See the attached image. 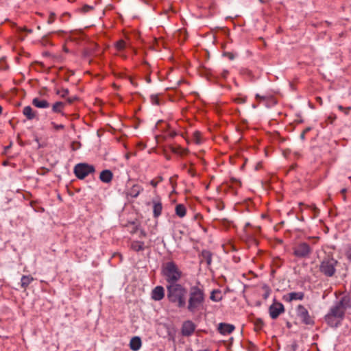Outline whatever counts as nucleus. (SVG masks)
Masks as SVG:
<instances>
[{
    "label": "nucleus",
    "instance_id": "f257e3e1",
    "mask_svg": "<svg viewBox=\"0 0 351 351\" xmlns=\"http://www.w3.org/2000/svg\"><path fill=\"white\" fill-rule=\"evenodd\" d=\"M206 294L204 286L199 282L189 287L188 299L186 300L187 310L192 313L201 310L204 306Z\"/></svg>",
    "mask_w": 351,
    "mask_h": 351
},
{
    "label": "nucleus",
    "instance_id": "f03ea898",
    "mask_svg": "<svg viewBox=\"0 0 351 351\" xmlns=\"http://www.w3.org/2000/svg\"><path fill=\"white\" fill-rule=\"evenodd\" d=\"M348 299L343 298L335 305L332 306L325 316L326 323L331 327L339 326L343 317L345 311L348 306Z\"/></svg>",
    "mask_w": 351,
    "mask_h": 351
},
{
    "label": "nucleus",
    "instance_id": "7ed1b4c3",
    "mask_svg": "<svg viewBox=\"0 0 351 351\" xmlns=\"http://www.w3.org/2000/svg\"><path fill=\"white\" fill-rule=\"evenodd\" d=\"M167 297L169 301L178 308H184L186 305V289L179 283H171L167 285Z\"/></svg>",
    "mask_w": 351,
    "mask_h": 351
},
{
    "label": "nucleus",
    "instance_id": "20e7f679",
    "mask_svg": "<svg viewBox=\"0 0 351 351\" xmlns=\"http://www.w3.org/2000/svg\"><path fill=\"white\" fill-rule=\"evenodd\" d=\"M162 274L168 285L178 283L182 277V271L173 261H169L162 266Z\"/></svg>",
    "mask_w": 351,
    "mask_h": 351
},
{
    "label": "nucleus",
    "instance_id": "39448f33",
    "mask_svg": "<svg viewBox=\"0 0 351 351\" xmlns=\"http://www.w3.org/2000/svg\"><path fill=\"white\" fill-rule=\"evenodd\" d=\"M338 261L332 256H325L320 263L319 271L326 277H332L336 272V267Z\"/></svg>",
    "mask_w": 351,
    "mask_h": 351
},
{
    "label": "nucleus",
    "instance_id": "423d86ee",
    "mask_svg": "<svg viewBox=\"0 0 351 351\" xmlns=\"http://www.w3.org/2000/svg\"><path fill=\"white\" fill-rule=\"evenodd\" d=\"M94 171V166L87 163H79L74 167V173L79 179H84Z\"/></svg>",
    "mask_w": 351,
    "mask_h": 351
},
{
    "label": "nucleus",
    "instance_id": "0eeeda50",
    "mask_svg": "<svg viewBox=\"0 0 351 351\" xmlns=\"http://www.w3.org/2000/svg\"><path fill=\"white\" fill-rule=\"evenodd\" d=\"M311 248L306 243H300L294 247L293 254L299 258L307 257L311 253Z\"/></svg>",
    "mask_w": 351,
    "mask_h": 351
},
{
    "label": "nucleus",
    "instance_id": "6e6552de",
    "mask_svg": "<svg viewBox=\"0 0 351 351\" xmlns=\"http://www.w3.org/2000/svg\"><path fill=\"white\" fill-rule=\"evenodd\" d=\"M297 313L300 319L306 324H312L313 319L311 318L308 311L302 305H299L297 308Z\"/></svg>",
    "mask_w": 351,
    "mask_h": 351
},
{
    "label": "nucleus",
    "instance_id": "1a4fd4ad",
    "mask_svg": "<svg viewBox=\"0 0 351 351\" xmlns=\"http://www.w3.org/2000/svg\"><path fill=\"white\" fill-rule=\"evenodd\" d=\"M269 315L272 319H276L285 311L284 306L280 302H274L269 306Z\"/></svg>",
    "mask_w": 351,
    "mask_h": 351
},
{
    "label": "nucleus",
    "instance_id": "9d476101",
    "mask_svg": "<svg viewBox=\"0 0 351 351\" xmlns=\"http://www.w3.org/2000/svg\"><path fill=\"white\" fill-rule=\"evenodd\" d=\"M153 206V216L154 218H158L161 214L162 210V204L159 197L154 198L152 201Z\"/></svg>",
    "mask_w": 351,
    "mask_h": 351
},
{
    "label": "nucleus",
    "instance_id": "9b49d317",
    "mask_svg": "<svg viewBox=\"0 0 351 351\" xmlns=\"http://www.w3.org/2000/svg\"><path fill=\"white\" fill-rule=\"evenodd\" d=\"M165 297V289L162 286H156L152 291V298L160 301Z\"/></svg>",
    "mask_w": 351,
    "mask_h": 351
},
{
    "label": "nucleus",
    "instance_id": "f8f14e48",
    "mask_svg": "<svg viewBox=\"0 0 351 351\" xmlns=\"http://www.w3.org/2000/svg\"><path fill=\"white\" fill-rule=\"evenodd\" d=\"M195 330L194 324L191 321H186L183 324L182 332L185 336L191 335Z\"/></svg>",
    "mask_w": 351,
    "mask_h": 351
},
{
    "label": "nucleus",
    "instance_id": "ddd939ff",
    "mask_svg": "<svg viewBox=\"0 0 351 351\" xmlns=\"http://www.w3.org/2000/svg\"><path fill=\"white\" fill-rule=\"evenodd\" d=\"M143 190V187L138 184L133 185L127 191V195L132 197H137L140 193Z\"/></svg>",
    "mask_w": 351,
    "mask_h": 351
},
{
    "label": "nucleus",
    "instance_id": "4468645a",
    "mask_svg": "<svg viewBox=\"0 0 351 351\" xmlns=\"http://www.w3.org/2000/svg\"><path fill=\"white\" fill-rule=\"evenodd\" d=\"M218 329L220 333L227 335L230 334L234 330V326L232 324L221 323Z\"/></svg>",
    "mask_w": 351,
    "mask_h": 351
},
{
    "label": "nucleus",
    "instance_id": "2eb2a0df",
    "mask_svg": "<svg viewBox=\"0 0 351 351\" xmlns=\"http://www.w3.org/2000/svg\"><path fill=\"white\" fill-rule=\"evenodd\" d=\"M32 104L38 108H47L49 107V103L47 100L38 97L33 99Z\"/></svg>",
    "mask_w": 351,
    "mask_h": 351
},
{
    "label": "nucleus",
    "instance_id": "dca6fc26",
    "mask_svg": "<svg viewBox=\"0 0 351 351\" xmlns=\"http://www.w3.org/2000/svg\"><path fill=\"white\" fill-rule=\"evenodd\" d=\"M142 343L141 338L138 337H134L131 339L130 342V349L133 351H138L141 347Z\"/></svg>",
    "mask_w": 351,
    "mask_h": 351
},
{
    "label": "nucleus",
    "instance_id": "f3484780",
    "mask_svg": "<svg viewBox=\"0 0 351 351\" xmlns=\"http://www.w3.org/2000/svg\"><path fill=\"white\" fill-rule=\"evenodd\" d=\"M112 176V173L110 170L106 169L101 172L99 178L103 182L109 183L111 182Z\"/></svg>",
    "mask_w": 351,
    "mask_h": 351
},
{
    "label": "nucleus",
    "instance_id": "a211bd4d",
    "mask_svg": "<svg viewBox=\"0 0 351 351\" xmlns=\"http://www.w3.org/2000/svg\"><path fill=\"white\" fill-rule=\"evenodd\" d=\"M304 297L303 292H291L286 295L287 300L289 302L293 300H302Z\"/></svg>",
    "mask_w": 351,
    "mask_h": 351
},
{
    "label": "nucleus",
    "instance_id": "6ab92c4d",
    "mask_svg": "<svg viewBox=\"0 0 351 351\" xmlns=\"http://www.w3.org/2000/svg\"><path fill=\"white\" fill-rule=\"evenodd\" d=\"M34 280V278L30 275L23 276L21 279V287L23 289H26Z\"/></svg>",
    "mask_w": 351,
    "mask_h": 351
},
{
    "label": "nucleus",
    "instance_id": "aec40b11",
    "mask_svg": "<svg viewBox=\"0 0 351 351\" xmlns=\"http://www.w3.org/2000/svg\"><path fill=\"white\" fill-rule=\"evenodd\" d=\"M175 211L176 214L180 218L184 217L186 214V207L181 204L176 205Z\"/></svg>",
    "mask_w": 351,
    "mask_h": 351
},
{
    "label": "nucleus",
    "instance_id": "412c9836",
    "mask_svg": "<svg viewBox=\"0 0 351 351\" xmlns=\"http://www.w3.org/2000/svg\"><path fill=\"white\" fill-rule=\"evenodd\" d=\"M210 299L214 302H219L222 300V295L221 291L215 289L212 291L210 296Z\"/></svg>",
    "mask_w": 351,
    "mask_h": 351
},
{
    "label": "nucleus",
    "instance_id": "4be33fe9",
    "mask_svg": "<svg viewBox=\"0 0 351 351\" xmlns=\"http://www.w3.org/2000/svg\"><path fill=\"white\" fill-rule=\"evenodd\" d=\"M23 113L29 120L33 119L36 116L32 108L29 106L23 108Z\"/></svg>",
    "mask_w": 351,
    "mask_h": 351
},
{
    "label": "nucleus",
    "instance_id": "5701e85b",
    "mask_svg": "<svg viewBox=\"0 0 351 351\" xmlns=\"http://www.w3.org/2000/svg\"><path fill=\"white\" fill-rule=\"evenodd\" d=\"M64 106V103L62 101H57L52 106V111L56 113H60L62 112Z\"/></svg>",
    "mask_w": 351,
    "mask_h": 351
},
{
    "label": "nucleus",
    "instance_id": "b1692460",
    "mask_svg": "<svg viewBox=\"0 0 351 351\" xmlns=\"http://www.w3.org/2000/svg\"><path fill=\"white\" fill-rule=\"evenodd\" d=\"M131 248L136 252L141 251L144 249V243L141 241H132Z\"/></svg>",
    "mask_w": 351,
    "mask_h": 351
},
{
    "label": "nucleus",
    "instance_id": "393cba45",
    "mask_svg": "<svg viewBox=\"0 0 351 351\" xmlns=\"http://www.w3.org/2000/svg\"><path fill=\"white\" fill-rule=\"evenodd\" d=\"M202 261H206L208 265H210L212 262V254L209 251H203L202 254Z\"/></svg>",
    "mask_w": 351,
    "mask_h": 351
},
{
    "label": "nucleus",
    "instance_id": "a878e982",
    "mask_svg": "<svg viewBox=\"0 0 351 351\" xmlns=\"http://www.w3.org/2000/svg\"><path fill=\"white\" fill-rule=\"evenodd\" d=\"M192 141L195 144H200L202 143L201 133L199 131H195L193 134Z\"/></svg>",
    "mask_w": 351,
    "mask_h": 351
},
{
    "label": "nucleus",
    "instance_id": "bb28decb",
    "mask_svg": "<svg viewBox=\"0 0 351 351\" xmlns=\"http://www.w3.org/2000/svg\"><path fill=\"white\" fill-rule=\"evenodd\" d=\"M115 47L118 51H122L126 47V43L123 40H119L115 44Z\"/></svg>",
    "mask_w": 351,
    "mask_h": 351
},
{
    "label": "nucleus",
    "instance_id": "cd10ccee",
    "mask_svg": "<svg viewBox=\"0 0 351 351\" xmlns=\"http://www.w3.org/2000/svg\"><path fill=\"white\" fill-rule=\"evenodd\" d=\"M234 101L237 104H244L246 101V97L239 95L234 99Z\"/></svg>",
    "mask_w": 351,
    "mask_h": 351
},
{
    "label": "nucleus",
    "instance_id": "c85d7f7f",
    "mask_svg": "<svg viewBox=\"0 0 351 351\" xmlns=\"http://www.w3.org/2000/svg\"><path fill=\"white\" fill-rule=\"evenodd\" d=\"M51 125L56 130H60L64 128V125L62 124H56L54 122H52Z\"/></svg>",
    "mask_w": 351,
    "mask_h": 351
},
{
    "label": "nucleus",
    "instance_id": "c756f323",
    "mask_svg": "<svg viewBox=\"0 0 351 351\" xmlns=\"http://www.w3.org/2000/svg\"><path fill=\"white\" fill-rule=\"evenodd\" d=\"M223 55L225 56H226L227 58H228V59H230L231 60H234L235 58V54L232 52H226V53H224Z\"/></svg>",
    "mask_w": 351,
    "mask_h": 351
},
{
    "label": "nucleus",
    "instance_id": "7c9ffc66",
    "mask_svg": "<svg viewBox=\"0 0 351 351\" xmlns=\"http://www.w3.org/2000/svg\"><path fill=\"white\" fill-rule=\"evenodd\" d=\"M151 101L153 104L158 105L159 104V100L158 98L156 96H152L151 97Z\"/></svg>",
    "mask_w": 351,
    "mask_h": 351
},
{
    "label": "nucleus",
    "instance_id": "2f4dec72",
    "mask_svg": "<svg viewBox=\"0 0 351 351\" xmlns=\"http://www.w3.org/2000/svg\"><path fill=\"white\" fill-rule=\"evenodd\" d=\"M346 255L347 258L349 259L350 261H351V247H349L346 253Z\"/></svg>",
    "mask_w": 351,
    "mask_h": 351
},
{
    "label": "nucleus",
    "instance_id": "473e14b6",
    "mask_svg": "<svg viewBox=\"0 0 351 351\" xmlns=\"http://www.w3.org/2000/svg\"><path fill=\"white\" fill-rule=\"evenodd\" d=\"M54 14L53 13H51L50 16H49V18L47 21L48 23L51 24L52 23L53 21H54Z\"/></svg>",
    "mask_w": 351,
    "mask_h": 351
},
{
    "label": "nucleus",
    "instance_id": "72a5a7b5",
    "mask_svg": "<svg viewBox=\"0 0 351 351\" xmlns=\"http://www.w3.org/2000/svg\"><path fill=\"white\" fill-rule=\"evenodd\" d=\"M69 94V90L67 89H63L61 92V97H65Z\"/></svg>",
    "mask_w": 351,
    "mask_h": 351
},
{
    "label": "nucleus",
    "instance_id": "f704fd0d",
    "mask_svg": "<svg viewBox=\"0 0 351 351\" xmlns=\"http://www.w3.org/2000/svg\"><path fill=\"white\" fill-rule=\"evenodd\" d=\"M93 8V7L91 6H89V5H84L83 7V11L84 12H88L90 10H91Z\"/></svg>",
    "mask_w": 351,
    "mask_h": 351
},
{
    "label": "nucleus",
    "instance_id": "c9c22d12",
    "mask_svg": "<svg viewBox=\"0 0 351 351\" xmlns=\"http://www.w3.org/2000/svg\"><path fill=\"white\" fill-rule=\"evenodd\" d=\"M256 98L258 99H263V100L265 99V97L261 96L259 94L256 95Z\"/></svg>",
    "mask_w": 351,
    "mask_h": 351
},
{
    "label": "nucleus",
    "instance_id": "e433bc0d",
    "mask_svg": "<svg viewBox=\"0 0 351 351\" xmlns=\"http://www.w3.org/2000/svg\"><path fill=\"white\" fill-rule=\"evenodd\" d=\"M150 184H151L152 186H153L154 187H156V186L158 185V182H156L155 180H152V181L150 182Z\"/></svg>",
    "mask_w": 351,
    "mask_h": 351
},
{
    "label": "nucleus",
    "instance_id": "4c0bfd02",
    "mask_svg": "<svg viewBox=\"0 0 351 351\" xmlns=\"http://www.w3.org/2000/svg\"><path fill=\"white\" fill-rule=\"evenodd\" d=\"M305 134L306 133H304V132H302V134H300L301 140L304 141L305 139Z\"/></svg>",
    "mask_w": 351,
    "mask_h": 351
},
{
    "label": "nucleus",
    "instance_id": "58836bf2",
    "mask_svg": "<svg viewBox=\"0 0 351 351\" xmlns=\"http://www.w3.org/2000/svg\"><path fill=\"white\" fill-rule=\"evenodd\" d=\"M350 108H344V110L343 112H344V113L346 114H348V112H349V110H350Z\"/></svg>",
    "mask_w": 351,
    "mask_h": 351
},
{
    "label": "nucleus",
    "instance_id": "ea45409f",
    "mask_svg": "<svg viewBox=\"0 0 351 351\" xmlns=\"http://www.w3.org/2000/svg\"><path fill=\"white\" fill-rule=\"evenodd\" d=\"M311 128H306L303 132L304 133H307L308 132H309L311 130Z\"/></svg>",
    "mask_w": 351,
    "mask_h": 351
},
{
    "label": "nucleus",
    "instance_id": "a19ab883",
    "mask_svg": "<svg viewBox=\"0 0 351 351\" xmlns=\"http://www.w3.org/2000/svg\"><path fill=\"white\" fill-rule=\"evenodd\" d=\"M338 108L341 111H343L344 110V108L342 106H341V105L338 106Z\"/></svg>",
    "mask_w": 351,
    "mask_h": 351
},
{
    "label": "nucleus",
    "instance_id": "79ce46f5",
    "mask_svg": "<svg viewBox=\"0 0 351 351\" xmlns=\"http://www.w3.org/2000/svg\"><path fill=\"white\" fill-rule=\"evenodd\" d=\"M346 192V189H341V193H345Z\"/></svg>",
    "mask_w": 351,
    "mask_h": 351
},
{
    "label": "nucleus",
    "instance_id": "37998d69",
    "mask_svg": "<svg viewBox=\"0 0 351 351\" xmlns=\"http://www.w3.org/2000/svg\"><path fill=\"white\" fill-rule=\"evenodd\" d=\"M227 74H228V71H224V73H223V76L224 77H226V75H227Z\"/></svg>",
    "mask_w": 351,
    "mask_h": 351
},
{
    "label": "nucleus",
    "instance_id": "c03bdc74",
    "mask_svg": "<svg viewBox=\"0 0 351 351\" xmlns=\"http://www.w3.org/2000/svg\"><path fill=\"white\" fill-rule=\"evenodd\" d=\"M176 132H173V133H172V134H171V136H176Z\"/></svg>",
    "mask_w": 351,
    "mask_h": 351
},
{
    "label": "nucleus",
    "instance_id": "a18cd8bd",
    "mask_svg": "<svg viewBox=\"0 0 351 351\" xmlns=\"http://www.w3.org/2000/svg\"><path fill=\"white\" fill-rule=\"evenodd\" d=\"M1 112H2V108H1V106H0V114H1Z\"/></svg>",
    "mask_w": 351,
    "mask_h": 351
},
{
    "label": "nucleus",
    "instance_id": "49530a36",
    "mask_svg": "<svg viewBox=\"0 0 351 351\" xmlns=\"http://www.w3.org/2000/svg\"><path fill=\"white\" fill-rule=\"evenodd\" d=\"M27 32H32V30H30V29H27Z\"/></svg>",
    "mask_w": 351,
    "mask_h": 351
},
{
    "label": "nucleus",
    "instance_id": "de8ad7c7",
    "mask_svg": "<svg viewBox=\"0 0 351 351\" xmlns=\"http://www.w3.org/2000/svg\"><path fill=\"white\" fill-rule=\"evenodd\" d=\"M199 351H208V350H199Z\"/></svg>",
    "mask_w": 351,
    "mask_h": 351
},
{
    "label": "nucleus",
    "instance_id": "09e8293b",
    "mask_svg": "<svg viewBox=\"0 0 351 351\" xmlns=\"http://www.w3.org/2000/svg\"><path fill=\"white\" fill-rule=\"evenodd\" d=\"M260 1H262L261 0H260Z\"/></svg>",
    "mask_w": 351,
    "mask_h": 351
}]
</instances>
